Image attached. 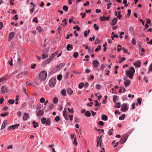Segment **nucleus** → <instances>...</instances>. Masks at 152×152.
<instances>
[{
  "instance_id": "1",
  "label": "nucleus",
  "mask_w": 152,
  "mask_h": 152,
  "mask_svg": "<svg viewBox=\"0 0 152 152\" xmlns=\"http://www.w3.org/2000/svg\"><path fill=\"white\" fill-rule=\"evenodd\" d=\"M135 72V70L134 68L133 67L131 66L129 70L126 71L125 74L129 78L132 79L133 78V75Z\"/></svg>"
},
{
  "instance_id": "2",
  "label": "nucleus",
  "mask_w": 152,
  "mask_h": 152,
  "mask_svg": "<svg viewBox=\"0 0 152 152\" xmlns=\"http://www.w3.org/2000/svg\"><path fill=\"white\" fill-rule=\"evenodd\" d=\"M41 122L43 124H45L46 126L50 125L51 123V119L50 118L46 119V118L42 117L41 119Z\"/></svg>"
},
{
  "instance_id": "3",
  "label": "nucleus",
  "mask_w": 152,
  "mask_h": 152,
  "mask_svg": "<svg viewBox=\"0 0 152 152\" xmlns=\"http://www.w3.org/2000/svg\"><path fill=\"white\" fill-rule=\"evenodd\" d=\"M47 77V73L46 71H42L39 74V79L42 81H44L46 80Z\"/></svg>"
},
{
  "instance_id": "4",
  "label": "nucleus",
  "mask_w": 152,
  "mask_h": 152,
  "mask_svg": "<svg viewBox=\"0 0 152 152\" xmlns=\"http://www.w3.org/2000/svg\"><path fill=\"white\" fill-rule=\"evenodd\" d=\"M56 82V79L54 78H52L49 81V86L51 88H53L55 86Z\"/></svg>"
},
{
  "instance_id": "5",
  "label": "nucleus",
  "mask_w": 152,
  "mask_h": 152,
  "mask_svg": "<svg viewBox=\"0 0 152 152\" xmlns=\"http://www.w3.org/2000/svg\"><path fill=\"white\" fill-rule=\"evenodd\" d=\"M128 137V135L127 134L123 135L119 141L120 143L123 144L125 143L127 140Z\"/></svg>"
},
{
  "instance_id": "6",
  "label": "nucleus",
  "mask_w": 152,
  "mask_h": 152,
  "mask_svg": "<svg viewBox=\"0 0 152 152\" xmlns=\"http://www.w3.org/2000/svg\"><path fill=\"white\" fill-rule=\"evenodd\" d=\"M128 109V107L127 106V104L126 103H124L122 104L121 108V110L123 112H125Z\"/></svg>"
},
{
  "instance_id": "7",
  "label": "nucleus",
  "mask_w": 152,
  "mask_h": 152,
  "mask_svg": "<svg viewBox=\"0 0 152 152\" xmlns=\"http://www.w3.org/2000/svg\"><path fill=\"white\" fill-rule=\"evenodd\" d=\"M141 63L140 61L139 60H137L135 62H134V65L137 68H139L140 66Z\"/></svg>"
},
{
  "instance_id": "8",
  "label": "nucleus",
  "mask_w": 152,
  "mask_h": 152,
  "mask_svg": "<svg viewBox=\"0 0 152 152\" xmlns=\"http://www.w3.org/2000/svg\"><path fill=\"white\" fill-rule=\"evenodd\" d=\"M7 92V88L6 87L3 86L1 88V93L2 94H3Z\"/></svg>"
},
{
  "instance_id": "9",
  "label": "nucleus",
  "mask_w": 152,
  "mask_h": 152,
  "mask_svg": "<svg viewBox=\"0 0 152 152\" xmlns=\"http://www.w3.org/2000/svg\"><path fill=\"white\" fill-rule=\"evenodd\" d=\"M15 33L13 32L10 33L9 35L8 41H10L14 37Z\"/></svg>"
},
{
  "instance_id": "10",
  "label": "nucleus",
  "mask_w": 152,
  "mask_h": 152,
  "mask_svg": "<svg viewBox=\"0 0 152 152\" xmlns=\"http://www.w3.org/2000/svg\"><path fill=\"white\" fill-rule=\"evenodd\" d=\"M29 105L31 107L32 106L33 107H34L35 106L34 100L32 98H31L30 99Z\"/></svg>"
},
{
  "instance_id": "11",
  "label": "nucleus",
  "mask_w": 152,
  "mask_h": 152,
  "mask_svg": "<svg viewBox=\"0 0 152 152\" xmlns=\"http://www.w3.org/2000/svg\"><path fill=\"white\" fill-rule=\"evenodd\" d=\"M7 120H5L3 122L1 126V129H4L6 126L7 124Z\"/></svg>"
},
{
  "instance_id": "12",
  "label": "nucleus",
  "mask_w": 152,
  "mask_h": 152,
  "mask_svg": "<svg viewBox=\"0 0 152 152\" xmlns=\"http://www.w3.org/2000/svg\"><path fill=\"white\" fill-rule=\"evenodd\" d=\"M118 21V19L116 18H114L112 20L111 25L113 26L115 25Z\"/></svg>"
},
{
  "instance_id": "13",
  "label": "nucleus",
  "mask_w": 152,
  "mask_h": 152,
  "mask_svg": "<svg viewBox=\"0 0 152 152\" xmlns=\"http://www.w3.org/2000/svg\"><path fill=\"white\" fill-rule=\"evenodd\" d=\"M93 64L94 66L95 67H97L99 65V62L97 60H95L93 61Z\"/></svg>"
},
{
  "instance_id": "14",
  "label": "nucleus",
  "mask_w": 152,
  "mask_h": 152,
  "mask_svg": "<svg viewBox=\"0 0 152 152\" xmlns=\"http://www.w3.org/2000/svg\"><path fill=\"white\" fill-rule=\"evenodd\" d=\"M131 83V81L129 80H125L124 82V84L125 85V87H127Z\"/></svg>"
},
{
  "instance_id": "15",
  "label": "nucleus",
  "mask_w": 152,
  "mask_h": 152,
  "mask_svg": "<svg viewBox=\"0 0 152 152\" xmlns=\"http://www.w3.org/2000/svg\"><path fill=\"white\" fill-rule=\"evenodd\" d=\"M29 117V115L27 113H25L24 114L23 117V119L24 121L26 120Z\"/></svg>"
},
{
  "instance_id": "16",
  "label": "nucleus",
  "mask_w": 152,
  "mask_h": 152,
  "mask_svg": "<svg viewBox=\"0 0 152 152\" xmlns=\"http://www.w3.org/2000/svg\"><path fill=\"white\" fill-rule=\"evenodd\" d=\"M101 118L102 120L106 121L108 119V117L106 115L103 114L102 115Z\"/></svg>"
},
{
  "instance_id": "17",
  "label": "nucleus",
  "mask_w": 152,
  "mask_h": 152,
  "mask_svg": "<svg viewBox=\"0 0 152 152\" xmlns=\"http://www.w3.org/2000/svg\"><path fill=\"white\" fill-rule=\"evenodd\" d=\"M44 113V111L42 110H39L37 113V115L40 116L43 115Z\"/></svg>"
},
{
  "instance_id": "18",
  "label": "nucleus",
  "mask_w": 152,
  "mask_h": 152,
  "mask_svg": "<svg viewBox=\"0 0 152 152\" xmlns=\"http://www.w3.org/2000/svg\"><path fill=\"white\" fill-rule=\"evenodd\" d=\"M102 135H101L99 137H97V141L98 143H99V142H102Z\"/></svg>"
},
{
  "instance_id": "19",
  "label": "nucleus",
  "mask_w": 152,
  "mask_h": 152,
  "mask_svg": "<svg viewBox=\"0 0 152 152\" xmlns=\"http://www.w3.org/2000/svg\"><path fill=\"white\" fill-rule=\"evenodd\" d=\"M113 128H111L109 130L108 132V134L110 135H112L113 134Z\"/></svg>"
},
{
  "instance_id": "20",
  "label": "nucleus",
  "mask_w": 152,
  "mask_h": 152,
  "mask_svg": "<svg viewBox=\"0 0 152 152\" xmlns=\"http://www.w3.org/2000/svg\"><path fill=\"white\" fill-rule=\"evenodd\" d=\"M67 92L69 95H71L72 94L73 91L70 88H68L67 89Z\"/></svg>"
},
{
  "instance_id": "21",
  "label": "nucleus",
  "mask_w": 152,
  "mask_h": 152,
  "mask_svg": "<svg viewBox=\"0 0 152 152\" xmlns=\"http://www.w3.org/2000/svg\"><path fill=\"white\" fill-rule=\"evenodd\" d=\"M106 16L104 15L103 16H101L99 18L100 20L101 21H104L106 20Z\"/></svg>"
},
{
  "instance_id": "22",
  "label": "nucleus",
  "mask_w": 152,
  "mask_h": 152,
  "mask_svg": "<svg viewBox=\"0 0 152 152\" xmlns=\"http://www.w3.org/2000/svg\"><path fill=\"white\" fill-rule=\"evenodd\" d=\"M49 49L48 48L44 49L42 51V54H47L48 52Z\"/></svg>"
},
{
  "instance_id": "23",
  "label": "nucleus",
  "mask_w": 152,
  "mask_h": 152,
  "mask_svg": "<svg viewBox=\"0 0 152 152\" xmlns=\"http://www.w3.org/2000/svg\"><path fill=\"white\" fill-rule=\"evenodd\" d=\"M20 124H18L12 125V129H17L18 128Z\"/></svg>"
},
{
  "instance_id": "24",
  "label": "nucleus",
  "mask_w": 152,
  "mask_h": 152,
  "mask_svg": "<svg viewBox=\"0 0 152 152\" xmlns=\"http://www.w3.org/2000/svg\"><path fill=\"white\" fill-rule=\"evenodd\" d=\"M21 74L24 77H26L28 74V72L27 71H24L21 73Z\"/></svg>"
},
{
  "instance_id": "25",
  "label": "nucleus",
  "mask_w": 152,
  "mask_h": 152,
  "mask_svg": "<svg viewBox=\"0 0 152 152\" xmlns=\"http://www.w3.org/2000/svg\"><path fill=\"white\" fill-rule=\"evenodd\" d=\"M121 107V103L120 102L116 103L114 106L115 108H119Z\"/></svg>"
},
{
  "instance_id": "26",
  "label": "nucleus",
  "mask_w": 152,
  "mask_h": 152,
  "mask_svg": "<svg viewBox=\"0 0 152 152\" xmlns=\"http://www.w3.org/2000/svg\"><path fill=\"white\" fill-rule=\"evenodd\" d=\"M33 126L34 128H36V127H37L38 126V124L35 121H33Z\"/></svg>"
},
{
  "instance_id": "27",
  "label": "nucleus",
  "mask_w": 152,
  "mask_h": 152,
  "mask_svg": "<svg viewBox=\"0 0 152 152\" xmlns=\"http://www.w3.org/2000/svg\"><path fill=\"white\" fill-rule=\"evenodd\" d=\"M73 145H74L75 146H76L77 145V142L76 140V137H75L74 139V141L73 142Z\"/></svg>"
},
{
  "instance_id": "28",
  "label": "nucleus",
  "mask_w": 152,
  "mask_h": 152,
  "mask_svg": "<svg viewBox=\"0 0 152 152\" xmlns=\"http://www.w3.org/2000/svg\"><path fill=\"white\" fill-rule=\"evenodd\" d=\"M122 90H123V93L125 92L126 90L125 88L123 87L122 88H121L119 90V93H121L122 92Z\"/></svg>"
},
{
  "instance_id": "29",
  "label": "nucleus",
  "mask_w": 152,
  "mask_h": 152,
  "mask_svg": "<svg viewBox=\"0 0 152 152\" xmlns=\"http://www.w3.org/2000/svg\"><path fill=\"white\" fill-rule=\"evenodd\" d=\"M61 94L63 96H65L66 94L65 90L64 89L62 90L61 92Z\"/></svg>"
},
{
  "instance_id": "30",
  "label": "nucleus",
  "mask_w": 152,
  "mask_h": 152,
  "mask_svg": "<svg viewBox=\"0 0 152 152\" xmlns=\"http://www.w3.org/2000/svg\"><path fill=\"white\" fill-rule=\"evenodd\" d=\"M69 48L72 49L73 47L70 44H68L67 45L66 47V49L67 50L69 51L70 50Z\"/></svg>"
},
{
  "instance_id": "31",
  "label": "nucleus",
  "mask_w": 152,
  "mask_h": 152,
  "mask_svg": "<svg viewBox=\"0 0 152 152\" xmlns=\"http://www.w3.org/2000/svg\"><path fill=\"white\" fill-rule=\"evenodd\" d=\"M85 115L87 117H89L91 116V114L90 112L88 111L85 112Z\"/></svg>"
},
{
  "instance_id": "32",
  "label": "nucleus",
  "mask_w": 152,
  "mask_h": 152,
  "mask_svg": "<svg viewBox=\"0 0 152 152\" xmlns=\"http://www.w3.org/2000/svg\"><path fill=\"white\" fill-rule=\"evenodd\" d=\"M101 49V46L100 45H98L97 47L96 48L95 50L96 52H97L99 50H100Z\"/></svg>"
},
{
  "instance_id": "33",
  "label": "nucleus",
  "mask_w": 152,
  "mask_h": 152,
  "mask_svg": "<svg viewBox=\"0 0 152 152\" xmlns=\"http://www.w3.org/2000/svg\"><path fill=\"white\" fill-rule=\"evenodd\" d=\"M125 117V114H123L121 115L119 117V119L120 120H124Z\"/></svg>"
},
{
  "instance_id": "34",
  "label": "nucleus",
  "mask_w": 152,
  "mask_h": 152,
  "mask_svg": "<svg viewBox=\"0 0 152 152\" xmlns=\"http://www.w3.org/2000/svg\"><path fill=\"white\" fill-rule=\"evenodd\" d=\"M62 9L65 12H67L68 10V7L67 6L64 5Z\"/></svg>"
},
{
  "instance_id": "35",
  "label": "nucleus",
  "mask_w": 152,
  "mask_h": 152,
  "mask_svg": "<svg viewBox=\"0 0 152 152\" xmlns=\"http://www.w3.org/2000/svg\"><path fill=\"white\" fill-rule=\"evenodd\" d=\"M48 54H42V58L45 59L48 56Z\"/></svg>"
},
{
  "instance_id": "36",
  "label": "nucleus",
  "mask_w": 152,
  "mask_h": 152,
  "mask_svg": "<svg viewBox=\"0 0 152 152\" xmlns=\"http://www.w3.org/2000/svg\"><path fill=\"white\" fill-rule=\"evenodd\" d=\"M15 101L14 99H10L8 101V102L11 104H13L15 103Z\"/></svg>"
},
{
  "instance_id": "37",
  "label": "nucleus",
  "mask_w": 152,
  "mask_h": 152,
  "mask_svg": "<svg viewBox=\"0 0 152 152\" xmlns=\"http://www.w3.org/2000/svg\"><path fill=\"white\" fill-rule=\"evenodd\" d=\"M84 83L83 82H81L80 83L78 86V87L79 88L81 89L83 87V86H84Z\"/></svg>"
},
{
  "instance_id": "38",
  "label": "nucleus",
  "mask_w": 152,
  "mask_h": 152,
  "mask_svg": "<svg viewBox=\"0 0 152 152\" xmlns=\"http://www.w3.org/2000/svg\"><path fill=\"white\" fill-rule=\"evenodd\" d=\"M5 80V78L4 77L0 78V83H4Z\"/></svg>"
},
{
  "instance_id": "39",
  "label": "nucleus",
  "mask_w": 152,
  "mask_h": 152,
  "mask_svg": "<svg viewBox=\"0 0 152 152\" xmlns=\"http://www.w3.org/2000/svg\"><path fill=\"white\" fill-rule=\"evenodd\" d=\"M60 118L59 116H56L54 118V120L57 122L59 121L60 120Z\"/></svg>"
},
{
  "instance_id": "40",
  "label": "nucleus",
  "mask_w": 152,
  "mask_h": 152,
  "mask_svg": "<svg viewBox=\"0 0 152 152\" xmlns=\"http://www.w3.org/2000/svg\"><path fill=\"white\" fill-rule=\"evenodd\" d=\"M101 42L100 40L98 39H96L95 41V44L97 45L99 44V43Z\"/></svg>"
},
{
  "instance_id": "41",
  "label": "nucleus",
  "mask_w": 152,
  "mask_h": 152,
  "mask_svg": "<svg viewBox=\"0 0 152 152\" xmlns=\"http://www.w3.org/2000/svg\"><path fill=\"white\" fill-rule=\"evenodd\" d=\"M51 58H50L49 57V59L46 60L45 61V63L46 64L50 63L51 62Z\"/></svg>"
},
{
  "instance_id": "42",
  "label": "nucleus",
  "mask_w": 152,
  "mask_h": 152,
  "mask_svg": "<svg viewBox=\"0 0 152 152\" xmlns=\"http://www.w3.org/2000/svg\"><path fill=\"white\" fill-rule=\"evenodd\" d=\"M41 108V105L40 104H38L37 105V110H40Z\"/></svg>"
},
{
  "instance_id": "43",
  "label": "nucleus",
  "mask_w": 152,
  "mask_h": 152,
  "mask_svg": "<svg viewBox=\"0 0 152 152\" xmlns=\"http://www.w3.org/2000/svg\"><path fill=\"white\" fill-rule=\"evenodd\" d=\"M94 28L95 30L98 31L99 30V26L96 24H94Z\"/></svg>"
},
{
  "instance_id": "44",
  "label": "nucleus",
  "mask_w": 152,
  "mask_h": 152,
  "mask_svg": "<svg viewBox=\"0 0 152 152\" xmlns=\"http://www.w3.org/2000/svg\"><path fill=\"white\" fill-rule=\"evenodd\" d=\"M148 73L150 72H152V64L150 65L148 68Z\"/></svg>"
},
{
  "instance_id": "45",
  "label": "nucleus",
  "mask_w": 152,
  "mask_h": 152,
  "mask_svg": "<svg viewBox=\"0 0 152 152\" xmlns=\"http://www.w3.org/2000/svg\"><path fill=\"white\" fill-rule=\"evenodd\" d=\"M62 75H59L57 77V79L58 80H61Z\"/></svg>"
},
{
  "instance_id": "46",
  "label": "nucleus",
  "mask_w": 152,
  "mask_h": 152,
  "mask_svg": "<svg viewBox=\"0 0 152 152\" xmlns=\"http://www.w3.org/2000/svg\"><path fill=\"white\" fill-rule=\"evenodd\" d=\"M73 28L74 29H76L77 30L79 31L80 30V29L79 27L77 25H76L75 26L73 27Z\"/></svg>"
},
{
  "instance_id": "47",
  "label": "nucleus",
  "mask_w": 152,
  "mask_h": 152,
  "mask_svg": "<svg viewBox=\"0 0 152 152\" xmlns=\"http://www.w3.org/2000/svg\"><path fill=\"white\" fill-rule=\"evenodd\" d=\"M63 113L64 117H65L66 116H67V111L65 110L63 111Z\"/></svg>"
},
{
  "instance_id": "48",
  "label": "nucleus",
  "mask_w": 152,
  "mask_h": 152,
  "mask_svg": "<svg viewBox=\"0 0 152 152\" xmlns=\"http://www.w3.org/2000/svg\"><path fill=\"white\" fill-rule=\"evenodd\" d=\"M9 113L8 112H5L4 114L1 113L0 114V115L2 117H4L7 116L8 114Z\"/></svg>"
},
{
  "instance_id": "49",
  "label": "nucleus",
  "mask_w": 152,
  "mask_h": 152,
  "mask_svg": "<svg viewBox=\"0 0 152 152\" xmlns=\"http://www.w3.org/2000/svg\"><path fill=\"white\" fill-rule=\"evenodd\" d=\"M78 56V52H75L74 53L73 56L75 58H77Z\"/></svg>"
},
{
  "instance_id": "50",
  "label": "nucleus",
  "mask_w": 152,
  "mask_h": 152,
  "mask_svg": "<svg viewBox=\"0 0 152 152\" xmlns=\"http://www.w3.org/2000/svg\"><path fill=\"white\" fill-rule=\"evenodd\" d=\"M58 101V98L56 97H55L53 99V102L55 103H56Z\"/></svg>"
},
{
  "instance_id": "51",
  "label": "nucleus",
  "mask_w": 152,
  "mask_h": 152,
  "mask_svg": "<svg viewBox=\"0 0 152 152\" xmlns=\"http://www.w3.org/2000/svg\"><path fill=\"white\" fill-rule=\"evenodd\" d=\"M33 21L36 23H38V20L37 19V18L36 17L34 18L33 19Z\"/></svg>"
},
{
  "instance_id": "52",
  "label": "nucleus",
  "mask_w": 152,
  "mask_h": 152,
  "mask_svg": "<svg viewBox=\"0 0 152 152\" xmlns=\"http://www.w3.org/2000/svg\"><path fill=\"white\" fill-rule=\"evenodd\" d=\"M61 26H59L57 28V31H58V34L59 35L60 34V31H61Z\"/></svg>"
},
{
  "instance_id": "53",
  "label": "nucleus",
  "mask_w": 152,
  "mask_h": 152,
  "mask_svg": "<svg viewBox=\"0 0 152 152\" xmlns=\"http://www.w3.org/2000/svg\"><path fill=\"white\" fill-rule=\"evenodd\" d=\"M142 100V99L141 98H139L138 99H137V102H138V104L140 105H141V102Z\"/></svg>"
},
{
  "instance_id": "54",
  "label": "nucleus",
  "mask_w": 152,
  "mask_h": 152,
  "mask_svg": "<svg viewBox=\"0 0 152 152\" xmlns=\"http://www.w3.org/2000/svg\"><path fill=\"white\" fill-rule=\"evenodd\" d=\"M40 102L42 103H44L45 102V99L44 98H41L40 100Z\"/></svg>"
},
{
  "instance_id": "55",
  "label": "nucleus",
  "mask_w": 152,
  "mask_h": 152,
  "mask_svg": "<svg viewBox=\"0 0 152 152\" xmlns=\"http://www.w3.org/2000/svg\"><path fill=\"white\" fill-rule=\"evenodd\" d=\"M111 5H112V3L111 2H110V3H108L107 4V9H109L110 8Z\"/></svg>"
},
{
  "instance_id": "56",
  "label": "nucleus",
  "mask_w": 152,
  "mask_h": 152,
  "mask_svg": "<svg viewBox=\"0 0 152 152\" xmlns=\"http://www.w3.org/2000/svg\"><path fill=\"white\" fill-rule=\"evenodd\" d=\"M72 36V34L70 33V34H67V36L66 37V38L68 39H69V37H71Z\"/></svg>"
},
{
  "instance_id": "57",
  "label": "nucleus",
  "mask_w": 152,
  "mask_h": 152,
  "mask_svg": "<svg viewBox=\"0 0 152 152\" xmlns=\"http://www.w3.org/2000/svg\"><path fill=\"white\" fill-rule=\"evenodd\" d=\"M72 72L75 73L76 75H79L81 73V72H76L75 70H72Z\"/></svg>"
},
{
  "instance_id": "58",
  "label": "nucleus",
  "mask_w": 152,
  "mask_h": 152,
  "mask_svg": "<svg viewBox=\"0 0 152 152\" xmlns=\"http://www.w3.org/2000/svg\"><path fill=\"white\" fill-rule=\"evenodd\" d=\"M37 30L39 32H41L42 31V28L40 26H38L37 28Z\"/></svg>"
},
{
  "instance_id": "59",
  "label": "nucleus",
  "mask_w": 152,
  "mask_h": 152,
  "mask_svg": "<svg viewBox=\"0 0 152 152\" xmlns=\"http://www.w3.org/2000/svg\"><path fill=\"white\" fill-rule=\"evenodd\" d=\"M94 102H95V104H94L95 106L96 107L98 106L99 104L98 101L97 100H95Z\"/></svg>"
},
{
  "instance_id": "60",
  "label": "nucleus",
  "mask_w": 152,
  "mask_h": 152,
  "mask_svg": "<svg viewBox=\"0 0 152 152\" xmlns=\"http://www.w3.org/2000/svg\"><path fill=\"white\" fill-rule=\"evenodd\" d=\"M132 43L134 45H136V42L135 39L134 38H133L132 40Z\"/></svg>"
},
{
  "instance_id": "61",
  "label": "nucleus",
  "mask_w": 152,
  "mask_h": 152,
  "mask_svg": "<svg viewBox=\"0 0 152 152\" xmlns=\"http://www.w3.org/2000/svg\"><path fill=\"white\" fill-rule=\"evenodd\" d=\"M131 10L130 9H128L127 11V15L129 17L130 16L131 14Z\"/></svg>"
},
{
  "instance_id": "62",
  "label": "nucleus",
  "mask_w": 152,
  "mask_h": 152,
  "mask_svg": "<svg viewBox=\"0 0 152 152\" xmlns=\"http://www.w3.org/2000/svg\"><path fill=\"white\" fill-rule=\"evenodd\" d=\"M89 1H86V3H84L83 5L84 6H86L87 5L88 6L89 4Z\"/></svg>"
},
{
  "instance_id": "63",
  "label": "nucleus",
  "mask_w": 152,
  "mask_h": 152,
  "mask_svg": "<svg viewBox=\"0 0 152 152\" xmlns=\"http://www.w3.org/2000/svg\"><path fill=\"white\" fill-rule=\"evenodd\" d=\"M21 59L20 57H18V63L20 65L21 64V61H20Z\"/></svg>"
},
{
  "instance_id": "64",
  "label": "nucleus",
  "mask_w": 152,
  "mask_h": 152,
  "mask_svg": "<svg viewBox=\"0 0 152 152\" xmlns=\"http://www.w3.org/2000/svg\"><path fill=\"white\" fill-rule=\"evenodd\" d=\"M68 110L69 112H71L72 113H74V111L73 109H70L69 108H68Z\"/></svg>"
}]
</instances>
